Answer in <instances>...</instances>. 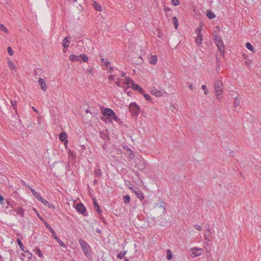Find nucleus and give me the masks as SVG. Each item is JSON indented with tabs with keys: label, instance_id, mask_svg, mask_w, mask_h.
Returning a JSON list of instances; mask_svg holds the SVG:
<instances>
[{
	"label": "nucleus",
	"instance_id": "72a5a7b5",
	"mask_svg": "<svg viewBox=\"0 0 261 261\" xmlns=\"http://www.w3.org/2000/svg\"><path fill=\"white\" fill-rule=\"evenodd\" d=\"M39 83L40 88L43 91H45L47 89V86L46 84V83Z\"/></svg>",
	"mask_w": 261,
	"mask_h": 261
},
{
	"label": "nucleus",
	"instance_id": "f704fd0d",
	"mask_svg": "<svg viewBox=\"0 0 261 261\" xmlns=\"http://www.w3.org/2000/svg\"><path fill=\"white\" fill-rule=\"evenodd\" d=\"M130 197L129 195H125L123 197V202L125 204H128L130 202Z\"/></svg>",
	"mask_w": 261,
	"mask_h": 261
},
{
	"label": "nucleus",
	"instance_id": "f257e3e1",
	"mask_svg": "<svg viewBox=\"0 0 261 261\" xmlns=\"http://www.w3.org/2000/svg\"><path fill=\"white\" fill-rule=\"evenodd\" d=\"M214 41L216 45L218 47L220 54L222 56H224L225 46L220 36H216L214 38Z\"/></svg>",
	"mask_w": 261,
	"mask_h": 261
},
{
	"label": "nucleus",
	"instance_id": "f03ea898",
	"mask_svg": "<svg viewBox=\"0 0 261 261\" xmlns=\"http://www.w3.org/2000/svg\"><path fill=\"white\" fill-rule=\"evenodd\" d=\"M79 242L85 255L88 257L91 255L90 246L82 238L79 239Z\"/></svg>",
	"mask_w": 261,
	"mask_h": 261
},
{
	"label": "nucleus",
	"instance_id": "423d86ee",
	"mask_svg": "<svg viewBox=\"0 0 261 261\" xmlns=\"http://www.w3.org/2000/svg\"><path fill=\"white\" fill-rule=\"evenodd\" d=\"M104 116H107V118L111 121V117L114 115L115 112L110 108H105L102 112Z\"/></svg>",
	"mask_w": 261,
	"mask_h": 261
},
{
	"label": "nucleus",
	"instance_id": "f3484780",
	"mask_svg": "<svg viewBox=\"0 0 261 261\" xmlns=\"http://www.w3.org/2000/svg\"><path fill=\"white\" fill-rule=\"evenodd\" d=\"M92 6L94 8V9L99 12H101L102 11V8L101 6L96 3V1H94L92 3Z\"/></svg>",
	"mask_w": 261,
	"mask_h": 261
},
{
	"label": "nucleus",
	"instance_id": "5fc2aeb1",
	"mask_svg": "<svg viewBox=\"0 0 261 261\" xmlns=\"http://www.w3.org/2000/svg\"><path fill=\"white\" fill-rule=\"evenodd\" d=\"M124 149L126 150H128L129 151H130V154H132L133 156H134V154L132 152V151L127 147V146H124Z\"/></svg>",
	"mask_w": 261,
	"mask_h": 261
},
{
	"label": "nucleus",
	"instance_id": "393cba45",
	"mask_svg": "<svg viewBox=\"0 0 261 261\" xmlns=\"http://www.w3.org/2000/svg\"><path fill=\"white\" fill-rule=\"evenodd\" d=\"M112 120H114L119 124L122 122L120 119H119L117 116H116L115 113H114V115H113V116L111 117V121Z\"/></svg>",
	"mask_w": 261,
	"mask_h": 261
},
{
	"label": "nucleus",
	"instance_id": "4c0bfd02",
	"mask_svg": "<svg viewBox=\"0 0 261 261\" xmlns=\"http://www.w3.org/2000/svg\"><path fill=\"white\" fill-rule=\"evenodd\" d=\"M211 233V230L209 228H207V232L205 233V239L208 241H210V239H209V234Z\"/></svg>",
	"mask_w": 261,
	"mask_h": 261
},
{
	"label": "nucleus",
	"instance_id": "2eb2a0df",
	"mask_svg": "<svg viewBox=\"0 0 261 261\" xmlns=\"http://www.w3.org/2000/svg\"><path fill=\"white\" fill-rule=\"evenodd\" d=\"M99 136L103 140H109L110 139L107 131L105 132H102V131L100 132H99Z\"/></svg>",
	"mask_w": 261,
	"mask_h": 261
},
{
	"label": "nucleus",
	"instance_id": "69168bd1",
	"mask_svg": "<svg viewBox=\"0 0 261 261\" xmlns=\"http://www.w3.org/2000/svg\"><path fill=\"white\" fill-rule=\"evenodd\" d=\"M189 88H190V89L192 90V84H190L189 85Z\"/></svg>",
	"mask_w": 261,
	"mask_h": 261
},
{
	"label": "nucleus",
	"instance_id": "49530a36",
	"mask_svg": "<svg viewBox=\"0 0 261 261\" xmlns=\"http://www.w3.org/2000/svg\"><path fill=\"white\" fill-rule=\"evenodd\" d=\"M7 51L9 55L12 56L13 55V50L11 47L7 48Z\"/></svg>",
	"mask_w": 261,
	"mask_h": 261
},
{
	"label": "nucleus",
	"instance_id": "bb28decb",
	"mask_svg": "<svg viewBox=\"0 0 261 261\" xmlns=\"http://www.w3.org/2000/svg\"><path fill=\"white\" fill-rule=\"evenodd\" d=\"M94 174L98 177H101L102 175V172L99 168H96L94 170Z\"/></svg>",
	"mask_w": 261,
	"mask_h": 261
},
{
	"label": "nucleus",
	"instance_id": "6e6552de",
	"mask_svg": "<svg viewBox=\"0 0 261 261\" xmlns=\"http://www.w3.org/2000/svg\"><path fill=\"white\" fill-rule=\"evenodd\" d=\"M190 251L192 254L196 256H200L202 252V249L201 248H193L190 249Z\"/></svg>",
	"mask_w": 261,
	"mask_h": 261
},
{
	"label": "nucleus",
	"instance_id": "7c9ffc66",
	"mask_svg": "<svg viewBox=\"0 0 261 261\" xmlns=\"http://www.w3.org/2000/svg\"><path fill=\"white\" fill-rule=\"evenodd\" d=\"M8 65L10 68L12 70L16 69V66L11 61L8 62Z\"/></svg>",
	"mask_w": 261,
	"mask_h": 261
},
{
	"label": "nucleus",
	"instance_id": "c9c22d12",
	"mask_svg": "<svg viewBox=\"0 0 261 261\" xmlns=\"http://www.w3.org/2000/svg\"><path fill=\"white\" fill-rule=\"evenodd\" d=\"M166 257L168 260H170L172 257V252L170 249L167 250Z\"/></svg>",
	"mask_w": 261,
	"mask_h": 261
},
{
	"label": "nucleus",
	"instance_id": "412c9836",
	"mask_svg": "<svg viewBox=\"0 0 261 261\" xmlns=\"http://www.w3.org/2000/svg\"><path fill=\"white\" fill-rule=\"evenodd\" d=\"M94 207L96 211L98 212V213L100 215L101 213V211H100V207L99 205L98 204L97 202L95 200H94Z\"/></svg>",
	"mask_w": 261,
	"mask_h": 261
},
{
	"label": "nucleus",
	"instance_id": "20e7f679",
	"mask_svg": "<svg viewBox=\"0 0 261 261\" xmlns=\"http://www.w3.org/2000/svg\"><path fill=\"white\" fill-rule=\"evenodd\" d=\"M129 109L132 114L135 116H137L140 112L139 106L135 102H131Z\"/></svg>",
	"mask_w": 261,
	"mask_h": 261
},
{
	"label": "nucleus",
	"instance_id": "9d476101",
	"mask_svg": "<svg viewBox=\"0 0 261 261\" xmlns=\"http://www.w3.org/2000/svg\"><path fill=\"white\" fill-rule=\"evenodd\" d=\"M26 187L32 192L33 195L38 199H41V195L38 192L35 191L32 187L29 186V185L26 186Z\"/></svg>",
	"mask_w": 261,
	"mask_h": 261
},
{
	"label": "nucleus",
	"instance_id": "39448f33",
	"mask_svg": "<svg viewBox=\"0 0 261 261\" xmlns=\"http://www.w3.org/2000/svg\"><path fill=\"white\" fill-rule=\"evenodd\" d=\"M223 86V83H215V90L216 95L217 98L219 100L222 97L220 95V93L222 92V87Z\"/></svg>",
	"mask_w": 261,
	"mask_h": 261
},
{
	"label": "nucleus",
	"instance_id": "a18cd8bd",
	"mask_svg": "<svg viewBox=\"0 0 261 261\" xmlns=\"http://www.w3.org/2000/svg\"><path fill=\"white\" fill-rule=\"evenodd\" d=\"M202 89L204 90V94H205V95H207V94H208V90H207V87H206V86H205V85H203V86H202Z\"/></svg>",
	"mask_w": 261,
	"mask_h": 261
},
{
	"label": "nucleus",
	"instance_id": "6ab92c4d",
	"mask_svg": "<svg viewBox=\"0 0 261 261\" xmlns=\"http://www.w3.org/2000/svg\"><path fill=\"white\" fill-rule=\"evenodd\" d=\"M70 43L69 37H65L63 41V46L64 47H67L69 46Z\"/></svg>",
	"mask_w": 261,
	"mask_h": 261
},
{
	"label": "nucleus",
	"instance_id": "58836bf2",
	"mask_svg": "<svg viewBox=\"0 0 261 261\" xmlns=\"http://www.w3.org/2000/svg\"><path fill=\"white\" fill-rule=\"evenodd\" d=\"M127 251H124L123 252H120L117 254V257L119 259H122L126 254Z\"/></svg>",
	"mask_w": 261,
	"mask_h": 261
},
{
	"label": "nucleus",
	"instance_id": "f8f14e48",
	"mask_svg": "<svg viewBox=\"0 0 261 261\" xmlns=\"http://www.w3.org/2000/svg\"><path fill=\"white\" fill-rule=\"evenodd\" d=\"M69 60L71 62L77 61L80 63L81 62V60L80 58V56H76L75 55H70L69 56Z\"/></svg>",
	"mask_w": 261,
	"mask_h": 261
},
{
	"label": "nucleus",
	"instance_id": "bf43d9fd",
	"mask_svg": "<svg viewBox=\"0 0 261 261\" xmlns=\"http://www.w3.org/2000/svg\"><path fill=\"white\" fill-rule=\"evenodd\" d=\"M126 82H133V81L131 80L128 77H127L126 78Z\"/></svg>",
	"mask_w": 261,
	"mask_h": 261
},
{
	"label": "nucleus",
	"instance_id": "ea45409f",
	"mask_svg": "<svg viewBox=\"0 0 261 261\" xmlns=\"http://www.w3.org/2000/svg\"><path fill=\"white\" fill-rule=\"evenodd\" d=\"M201 31H202V28L201 26H200L197 28V29L195 31V33L197 35V36L202 35Z\"/></svg>",
	"mask_w": 261,
	"mask_h": 261
},
{
	"label": "nucleus",
	"instance_id": "a878e982",
	"mask_svg": "<svg viewBox=\"0 0 261 261\" xmlns=\"http://www.w3.org/2000/svg\"><path fill=\"white\" fill-rule=\"evenodd\" d=\"M0 31L6 33V34L9 33L8 29L3 24L0 23Z\"/></svg>",
	"mask_w": 261,
	"mask_h": 261
},
{
	"label": "nucleus",
	"instance_id": "37998d69",
	"mask_svg": "<svg viewBox=\"0 0 261 261\" xmlns=\"http://www.w3.org/2000/svg\"><path fill=\"white\" fill-rule=\"evenodd\" d=\"M172 4L175 6H178L180 4L179 1L178 0H172Z\"/></svg>",
	"mask_w": 261,
	"mask_h": 261
},
{
	"label": "nucleus",
	"instance_id": "c03bdc74",
	"mask_svg": "<svg viewBox=\"0 0 261 261\" xmlns=\"http://www.w3.org/2000/svg\"><path fill=\"white\" fill-rule=\"evenodd\" d=\"M11 103L13 108V109L16 110V100L13 101V100H11Z\"/></svg>",
	"mask_w": 261,
	"mask_h": 261
},
{
	"label": "nucleus",
	"instance_id": "4d7b16f0",
	"mask_svg": "<svg viewBox=\"0 0 261 261\" xmlns=\"http://www.w3.org/2000/svg\"><path fill=\"white\" fill-rule=\"evenodd\" d=\"M99 218L100 220L102 221L103 223H106V220L104 219V218L101 215V214L99 216Z\"/></svg>",
	"mask_w": 261,
	"mask_h": 261
},
{
	"label": "nucleus",
	"instance_id": "9b49d317",
	"mask_svg": "<svg viewBox=\"0 0 261 261\" xmlns=\"http://www.w3.org/2000/svg\"><path fill=\"white\" fill-rule=\"evenodd\" d=\"M52 234V236L53 237V238L56 240L58 243L60 245V246H62V247H66V245L65 244L62 242L59 238V237L57 236V234L55 232V231H54V232H53L51 233Z\"/></svg>",
	"mask_w": 261,
	"mask_h": 261
},
{
	"label": "nucleus",
	"instance_id": "864d4df0",
	"mask_svg": "<svg viewBox=\"0 0 261 261\" xmlns=\"http://www.w3.org/2000/svg\"><path fill=\"white\" fill-rule=\"evenodd\" d=\"M195 228L199 231H201L202 230L201 227L199 225H195Z\"/></svg>",
	"mask_w": 261,
	"mask_h": 261
},
{
	"label": "nucleus",
	"instance_id": "680f3d73",
	"mask_svg": "<svg viewBox=\"0 0 261 261\" xmlns=\"http://www.w3.org/2000/svg\"><path fill=\"white\" fill-rule=\"evenodd\" d=\"M38 82H44V80L42 78H39Z\"/></svg>",
	"mask_w": 261,
	"mask_h": 261
},
{
	"label": "nucleus",
	"instance_id": "3c124183",
	"mask_svg": "<svg viewBox=\"0 0 261 261\" xmlns=\"http://www.w3.org/2000/svg\"><path fill=\"white\" fill-rule=\"evenodd\" d=\"M4 200V198L0 194V203L3 205H4V203L3 202Z\"/></svg>",
	"mask_w": 261,
	"mask_h": 261
},
{
	"label": "nucleus",
	"instance_id": "0e129e2a",
	"mask_svg": "<svg viewBox=\"0 0 261 261\" xmlns=\"http://www.w3.org/2000/svg\"><path fill=\"white\" fill-rule=\"evenodd\" d=\"M128 183H129V184H128V187L129 188V189H132V188L129 186H130V185L131 184V182H129V181H128Z\"/></svg>",
	"mask_w": 261,
	"mask_h": 261
},
{
	"label": "nucleus",
	"instance_id": "473e14b6",
	"mask_svg": "<svg viewBox=\"0 0 261 261\" xmlns=\"http://www.w3.org/2000/svg\"><path fill=\"white\" fill-rule=\"evenodd\" d=\"M246 47L248 49H249L250 50H251L252 52L253 53H254L255 52V50H254V48L252 46V45H251V43H250L249 42H247L246 43Z\"/></svg>",
	"mask_w": 261,
	"mask_h": 261
},
{
	"label": "nucleus",
	"instance_id": "c756f323",
	"mask_svg": "<svg viewBox=\"0 0 261 261\" xmlns=\"http://www.w3.org/2000/svg\"><path fill=\"white\" fill-rule=\"evenodd\" d=\"M80 59L81 58L85 62H88L89 60L88 56L85 54H81L80 55Z\"/></svg>",
	"mask_w": 261,
	"mask_h": 261
},
{
	"label": "nucleus",
	"instance_id": "052dcab7",
	"mask_svg": "<svg viewBox=\"0 0 261 261\" xmlns=\"http://www.w3.org/2000/svg\"><path fill=\"white\" fill-rule=\"evenodd\" d=\"M32 109H33V110L34 112H36V113H38V111H37V110L36 109V108L35 107H32Z\"/></svg>",
	"mask_w": 261,
	"mask_h": 261
},
{
	"label": "nucleus",
	"instance_id": "c85d7f7f",
	"mask_svg": "<svg viewBox=\"0 0 261 261\" xmlns=\"http://www.w3.org/2000/svg\"><path fill=\"white\" fill-rule=\"evenodd\" d=\"M80 59L81 58L85 62H88L89 60L88 56L85 54H81L80 55Z\"/></svg>",
	"mask_w": 261,
	"mask_h": 261
},
{
	"label": "nucleus",
	"instance_id": "1a4fd4ad",
	"mask_svg": "<svg viewBox=\"0 0 261 261\" xmlns=\"http://www.w3.org/2000/svg\"><path fill=\"white\" fill-rule=\"evenodd\" d=\"M134 191L135 193L136 194L137 198H138L140 200H142L144 199V197L143 194L140 189H139L137 187H136L134 189Z\"/></svg>",
	"mask_w": 261,
	"mask_h": 261
},
{
	"label": "nucleus",
	"instance_id": "a211bd4d",
	"mask_svg": "<svg viewBox=\"0 0 261 261\" xmlns=\"http://www.w3.org/2000/svg\"><path fill=\"white\" fill-rule=\"evenodd\" d=\"M148 61L150 64L154 65L157 62V57L156 56H151L150 58H149Z\"/></svg>",
	"mask_w": 261,
	"mask_h": 261
},
{
	"label": "nucleus",
	"instance_id": "13d9d810",
	"mask_svg": "<svg viewBox=\"0 0 261 261\" xmlns=\"http://www.w3.org/2000/svg\"><path fill=\"white\" fill-rule=\"evenodd\" d=\"M109 80L110 81H113V80H114V76L113 75H109Z\"/></svg>",
	"mask_w": 261,
	"mask_h": 261
},
{
	"label": "nucleus",
	"instance_id": "e2e57ef3",
	"mask_svg": "<svg viewBox=\"0 0 261 261\" xmlns=\"http://www.w3.org/2000/svg\"><path fill=\"white\" fill-rule=\"evenodd\" d=\"M96 232H97L98 233H100L101 232V231L99 229H97L96 230Z\"/></svg>",
	"mask_w": 261,
	"mask_h": 261
},
{
	"label": "nucleus",
	"instance_id": "ddd939ff",
	"mask_svg": "<svg viewBox=\"0 0 261 261\" xmlns=\"http://www.w3.org/2000/svg\"><path fill=\"white\" fill-rule=\"evenodd\" d=\"M38 200L41 201L44 205L47 206L48 207H49L50 208H54V205L52 203L48 202L47 200H46L45 199H44L42 196H41V199H39Z\"/></svg>",
	"mask_w": 261,
	"mask_h": 261
},
{
	"label": "nucleus",
	"instance_id": "5701e85b",
	"mask_svg": "<svg viewBox=\"0 0 261 261\" xmlns=\"http://www.w3.org/2000/svg\"><path fill=\"white\" fill-rule=\"evenodd\" d=\"M42 221L43 222L46 228H47L49 230L51 233L55 231L53 228L49 226V225L47 223V222L45 220H43Z\"/></svg>",
	"mask_w": 261,
	"mask_h": 261
},
{
	"label": "nucleus",
	"instance_id": "2f4dec72",
	"mask_svg": "<svg viewBox=\"0 0 261 261\" xmlns=\"http://www.w3.org/2000/svg\"><path fill=\"white\" fill-rule=\"evenodd\" d=\"M206 16L210 19L214 18L216 17L215 14L212 13L211 11H207Z\"/></svg>",
	"mask_w": 261,
	"mask_h": 261
},
{
	"label": "nucleus",
	"instance_id": "aec40b11",
	"mask_svg": "<svg viewBox=\"0 0 261 261\" xmlns=\"http://www.w3.org/2000/svg\"><path fill=\"white\" fill-rule=\"evenodd\" d=\"M202 40H203L202 39V35L197 36L196 38V40H195L196 44L198 46L201 45L202 44Z\"/></svg>",
	"mask_w": 261,
	"mask_h": 261
},
{
	"label": "nucleus",
	"instance_id": "cd10ccee",
	"mask_svg": "<svg viewBox=\"0 0 261 261\" xmlns=\"http://www.w3.org/2000/svg\"><path fill=\"white\" fill-rule=\"evenodd\" d=\"M172 21L174 23L175 28L177 29L178 26V21L176 17L174 16L172 18Z\"/></svg>",
	"mask_w": 261,
	"mask_h": 261
},
{
	"label": "nucleus",
	"instance_id": "4468645a",
	"mask_svg": "<svg viewBox=\"0 0 261 261\" xmlns=\"http://www.w3.org/2000/svg\"><path fill=\"white\" fill-rule=\"evenodd\" d=\"M151 93L152 95L156 97H160L163 95V93L162 91H159L155 88L151 90Z\"/></svg>",
	"mask_w": 261,
	"mask_h": 261
},
{
	"label": "nucleus",
	"instance_id": "a19ab883",
	"mask_svg": "<svg viewBox=\"0 0 261 261\" xmlns=\"http://www.w3.org/2000/svg\"><path fill=\"white\" fill-rule=\"evenodd\" d=\"M240 105V99L236 97L234 100V106L235 107L239 106Z\"/></svg>",
	"mask_w": 261,
	"mask_h": 261
},
{
	"label": "nucleus",
	"instance_id": "6e6d98bb",
	"mask_svg": "<svg viewBox=\"0 0 261 261\" xmlns=\"http://www.w3.org/2000/svg\"><path fill=\"white\" fill-rule=\"evenodd\" d=\"M25 252V253H27V254L26 255V256L28 257V259H30V258L31 257V256H32V254H31V253H29L28 251H25V252Z\"/></svg>",
	"mask_w": 261,
	"mask_h": 261
},
{
	"label": "nucleus",
	"instance_id": "338daca9",
	"mask_svg": "<svg viewBox=\"0 0 261 261\" xmlns=\"http://www.w3.org/2000/svg\"><path fill=\"white\" fill-rule=\"evenodd\" d=\"M124 261H129V260L127 258L124 257Z\"/></svg>",
	"mask_w": 261,
	"mask_h": 261
},
{
	"label": "nucleus",
	"instance_id": "0eeeda50",
	"mask_svg": "<svg viewBox=\"0 0 261 261\" xmlns=\"http://www.w3.org/2000/svg\"><path fill=\"white\" fill-rule=\"evenodd\" d=\"M76 210L79 213L83 215L84 216H87L86 214V208L82 203H79L75 206Z\"/></svg>",
	"mask_w": 261,
	"mask_h": 261
},
{
	"label": "nucleus",
	"instance_id": "b1692460",
	"mask_svg": "<svg viewBox=\"0 0 261 261\" xmlns=\"http://www.w3.org/2000/svg\"><path fill=\"white\" fill-rule=\"evenodd\" d=\"M16 241H17V243L18 245H19V247L20 248L21 250L22 251L25 252V248H24L21 240L19 239H17Z\"/></svg>",
	"mask_w": 261,
	"mask_h": 261
},
{
	"label": "nucleus",
	"instance_id": "79ce46f5",
	"mask_svg": "<svg viewBox=\"0 0 261 261\" xmlns=\"http://www.w3.org/2000/svg\"><path fill=\"white\" fill-rule=\"evenodd\" d=\"M142 94L143 95L144 98L146 99V100H147V101H151V97L150 96V95L149 94H145V92Z\"/></svg>",
	"mask_w": 261,
	"mask_h": 261
},
{
	"label": "nucleus",
	"instance_id": "e433bc0d",
	"mask_svg": "<svg viewBox=\"0 0 261 261\" xmlns=\"http://www.w3.org/2000/svg\"><path fill=\"white\" fill-rule=\"evenodd\" d=\"M35 252L39 256V257L42 258L43 257V254L42 253L41 251L39 248L36 249Z\"/></svg>",
	"mask_w": 261,
	"mask_h": 261
},
{
	"label": "nucleus",
	"instance_id": "603ef678",
	"mask_svg": "<svg viewBox=\"0 0 261 261\" xmlns=\"http://www.w3.org/2000/svg\"><path fill=\"white\" fill-rule=\"evenodd\" d=\"M34 210L35 211V212H36L38 217L39 218L40 220H43V219H42V218L41 217V216L39 215V213L36 211V209H34Z\"/></svg>",
	"mask_w": 261,
	"mask_h": 261
},
{
	"label": "nucleus",
	"instance_id": "7ed1b4c3",
	"mask_svg": "<svg viewBox=\"0 0 261 261\" xmlns=\"http://www.w3.org/2000/svg\"><path fill=\"white\" fill-rule=\"evenodd\" d=\"M116 84L118 86L122 87H123V85L125 84L127 87H129L132 86L134 90H138L141 94H143L144 92V90L141 88L140 86L134 83H116Z\"/></svg>",
	"mask_w": 261,
	"mask_h": 261
},
{
	"label": "nucleus",
	"instance_id": "de8ad7c7",
	"mask_svg": "<svg viewBox=\"0 0 261 261\" xmlns=\"http://www.w3.org/2000/svg\"><path fill=\"white\" fill-rule=\"evenodd\" d=\"M102 62L104 64H106V65L108 66V64L110 63V62L108 61V60L107 59H101Z\"/></svg>",
	"mask_w": 261,
	"mask_h": 261
},
{
	"label": "nucleus",
	"instance_id": "4be33fe9",
	"mask_svg": "<svg viewBox=\"0 0 261 261\" xmlns=\"http://www.w3.org/2000/svg\"><path fill=\"white\" fill-rule=\"evenodd\" d=\"M15 211L16 212L17 214L20 215L22 217L24 216V210L22 207H19L16 209Z\"/></svg>",
	"mask_w": 261,
	"mask_h": 261
},
{
	"label": "nucleus",
	"instance_id": "774afa93",
	"mask_svg": "<svg viewBox=\"0 0 261 261\" xmlns=\"http://www.w3.org/2000/svg\"><path fill=\"white\" fill-rule=\"evenodd\" d=\"M97 182L96 179H94L93 181L94 184H96Z\"/></svg>",
	"mask_w": 261,
	"mask_h": 261
},
{
	"label": "nucleus",
	"instance_id": "8fccbe9b",
	"mask_svg": "<svg viewBox=\"0 0 261 261\" xmlns=\"http://www.w3.org/2000/svg\"><path fill=\"white\" fill-rule=\"evenodd\" d=\"M124 85H126L125 84H124L123 85V87L121 86L122 87H124V92L125 93H127L128 95H129V93L130 92V91L129 90L128 91V88H125V86H124Z\"/></svg>",
	"mask_w": 261,
	"mask_h": 261
},
{
	"label": "nucleus",
	"instance_id": "dca6fc26",
	"mask_svg": "<svg viewBox=\"0 0 261 261\" xmlns=\"http://www.w3.org/2000/svg\"><path fill=\"white\" fill-rule=\"evenodd\" d=\"M67 134L65 132H62L59 135V139L62 142H65L66 143H67L66 140Z\"/></svg>",
	"mask_w": 261,
	"mask_h": 261
},
{
	"label": "nucleus",
	"instance_id": "09e8293b",
	"mask_svg": "<svg viewBox=\"0 0 261 261\" xmlns=\"http://www.w3.org/2000/svg\"><path fill=\"white\" fill-rule=\"evenodd\" d=\"M124 85H126L125 84H124L123 85V87L121 86L122 87H124V92L125 93H127L128 95H129V93L130 92V91L129 90L128 91V88H125V86H124Z\"/></svg>",
	"mask_w": 261,
	"mask_h": 261
}]
</instances>
